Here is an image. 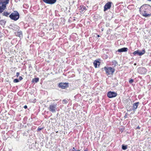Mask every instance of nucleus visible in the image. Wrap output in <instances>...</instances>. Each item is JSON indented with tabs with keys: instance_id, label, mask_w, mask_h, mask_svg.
Instances as JSON below:
<instances>
[{
	"instance_id": "nucleus-1",
	"label": "nucleus",
	"mask_w": 151,
	"mask_h": 151,
	"mask_svg": "<svg viewBox=\"0 0 151 151\" xmlns=\"http://www.w3.org/2000/svg\"><path fill=\"white\" fill-rule=\"evenodd\" d=\"M139 11L141 14L145 17H149L151 15V7L149 5L145 4L142 6Z\"/></svg>"
},
{
	"instance_id": "nucleus-2",
	"label": "nucleus",
	"mask_w": 151,
	"mask_h": 151,
	"mask_svg": "<svg viewBox=\"0 0 151 151\" xmlns=\"http://www.w3.org/2000/svg\"><path fill=\"white\" fill-rule=\"evenodd\" d=\"M9 0H1L0 2V13L2 12L6 7V5L8 4Z\"/></svg>"
},
{
	"instance_id": "nucleus-3",
	"label": "nucleus",
	"mask_w": 151,
	"mask_h": 151,
	"mask_svg": "<svg viewBox=\"0 0 151 151\" xmlns=\"http://www.w3.org/2000/svg\"><path fill=\"white\" fill-rule=\"evenodd\" d=\"M104 69L105 70L106 73L107 75H112L115 71V70L111 67H105Z\"/></svg>"
},
{
	"instance_id": "nucleus-4",
	"label": "nucleus",
	"mask_w": 151,
	"mask_h": 151,
	"mask_svg": "<svg viewBox=\"0 0 151 151\" xmlns=\"http://www.w3.org/2000/svg\"><path fill=\"white\" fill-rule=\"evenodd\" d=\"M9 17L12 19L17 20L19 18V14L17 12H14L10 15Z\"/></svg>"
},
{
	"instance_id": "nucleus-5",
	"label": "nucleus",
	"mask_w": 151,
	"mask_h": 151,
	"mask_svg": "<svg viewBox=\"0 0 151 151\" xmlns=\"http://www.w3.org/2000/svg\"><path fill=\"white\" fill-rule=\"evenodd\" d=\"M49 110L53 113L55 112L57 110V104H51L49 107Z\"/></svg>"
},
{
	"instance_id": "nucleus-6",
	"label": "nucleus",
	"mask_w": 151,
	"mask_h": 151,
	"mask_svg": "<svg viewBox=\"0 0 151 151\" xmlns=\"http://www.w3.org/2000/svg\"><path fill=\"white\" fill-rule=\"evenodd\" d=\"M107 95L109 98H112L116 96L117 93L114 92L109 91L108 92Z\"/></svg>"
},
{
	"instance_id": "nucleus-7",
	"label": "nucleus",
	"mask_w": 151,
	"mask_h": 151,
	"mask_svg": "<svg viewBox=\"0 0 151 151\" xmlns=\"http://www.w3.org/2000/svg\"><path fill=\"white\" fill-rule=\"evenodd\" d=\"M145 52V49H143L141 51L139 50H137L135 51L133 53V54L134 55H136L137 54L139 56H141L144 54Z\"/></svg>"
},
{
	"instance_id": "nucleus-8",
	"label": "nucleus",
	"mask_w": 151,
	"mask_h": 151,
	"mask_svg": "<svg viewBox=\"0 0 151 151\" xmlns=\"http://www.w3.org/2000/svg\"><path fill=\"white\" fill-rule=\"evenodd\" d=\"M43 1L46 4H54L56 0H43Z\"/></svg>"
},
{
	"instance_id": "nucleus-9",
	"label": "nucleus",
	"mask_w": 151,
	"mask_h": 151,
	"mask_svg": "<svg viewBox=\"0 0 151 151\" xmlns=\"http://www.w3.org/2000/svg\"><path fill=\"white\" fill-rule=\"evenodd\" d=\"M111 3L108 2L104 6V11H105L106 10H107L108 9H109L111 6Z\"/></svg>"
},
{
	"instance_id": "nucleus-10",
	"label": "nucleus",
	"mask_w": 151,
	"mask_h": 151,
	"mask_svg": "<svg viewBox=\"0 0 151 151\" xmlns=\"http://www.w3.org/2000/svg\"><path fill=\"white\" fill-rule=\"evenodd\" d=\"M59 86L63 89H64L67 87L68 85L66 83H60Z\"/></svg>"
},
{
	"instance_id": "nucleus-11",
	"label": "nucleus",
	"mask_w": 151,
	"mask_h": 151,
	"mask_svg": "<svg viewBox=\"0 0 151 151\" xmlns=\"http://www.w3.org/2000/svg\"><path fill=\"white\" fill-rule=\"evenodd\" d=\"M139 70L140 71L141 73L142 74H145L147 71L146 69L144 68H140Z\"/></svg>"
},
{
	"instance_id": "nucleus-12",
	"label": "nucleus",
	"mask_w": 151,
	"mask_h": 151,
	"mask_svg": "<svg viewBox=\"0 0 151 151\" xmlns=\"http://www.w3.org/2000/svg\"><path fill=\"white\" fill-rule=\"evenodd\" d=\"M139 103V102H137L133 104L132 106L133 110L134 111L136 110L138 106Z\"/></svg>"
},
{
	"instance_id": "nucleus-13",
	"label": "nucleus",
	"mask_w": 151,
	"mask_h": 151,
	"mask_svg": "<svg viewBox=\"0 0 151 151\" xmlns=\"http://www.w3.org/2000/svg\"><path fill=\"white\" fill-rule=\"evenodd\" d=\"M128 49L126 47H124L121 49H119L117 50V52H127V51Z\"/></svg>"
},
{
	"instance_id": "nucleus-14",
	"label": "nucleus",
	"mask_w": 151,
	"mask_h": 151,
	"mask_svg": "<svg viewBox=\"0 0 151 151\" xmlns=\"http://www.w3.org/2000/svg\"><path fill=\"white\" fill-rule=\"evenodd\" d=\"M100 62L98 60H95L93 63L94 65L96 68H97L99 66Z\"/></svg>"
},
{
	"instance_id": "nucleus-15",
	"label": "nucleus",
	"mask_w": 151,
	"mask_h": 151,
	"mask_svg": "<svg viewBox=\"0 0 151 151\" xmlns=\"http://www.w3.org/2000/svg\"><path fill=\"white\" fill-rule=\"evenodd\" d=\"M16 35L19 37L20 38L22 37V31H19L17 32L16 34Z\"/></svg>"
},
{
	"instance_id": "nucleus-16",
	"label": "nucleus",
	"mask_w": 151,
	"mask_h": 151,
	"mask_svg": "<svg viewBox=\"0 0 151 151\" xmlns=\"http://www.w3.org/2000/svg\"><path fill=\"white\" fill-rule=\"evenodd\" d=\"M39 78H35L32 80V81L33 82H35V83L39 81Z\"/></svg>"
},
{
	"instance_id": "nucleus-17",
	"label": "nucleus",
	"mask_w": 151,
	"mask_h": 151,
	"mask_svg": "<svg viewBox=\"0 0 151 151\" xmlns=\"http://www.w3.org/2000/svg\"><path fill=\"white\" fill-rule=\"evenodd\" d=\"M112 63H113L112 65H114V66H115L117 64V62L115 60H114L113 61Z\"/></svg>"
},
{
	"instance_id": "nucleus-18",
	"label": "nucleus",
	"mask_w": 151,
	"mask_h": 151,
	"mask_svg": "<svg viewBox=\"0 0 151 151\" xmlns=\"http://www.w3.org/2000/svg\"><path fill=\"white\" fill-rule=\"evenodd\" d=\"M122 148L123 150H125L127 149V146L124 145H122Z\"/></svg>"
},
{
	"instance_id": "nucleus-19",
	"label": "nucleus",
	"mask_w": 151,
	"mask_h": 151,
	"mask_svg": "<svg viewBox=\"0 0 151 151\" xmlns=\"http://www.w3.org/2000/svg\"><path fill=\"white\" fill-rule=\"evenodd\" d=\"M6 22L4 21V20H1L0 21V24L2 25H4L5 24Z\"/></svg>"
},
{
	"instance_id": "nucleus-20",
	"label": "nucleus",
	"mask_w": 151,
	"mask_h": 151,
	"mask_svg": "<svg viewBox=\"0 0 151 151\" xmlns=\"http://www.w3.org/2000/svg\"><path fill=\"white\" fill-rule=\"evenodd\" d=\"M14 83H17L19 81L17 79H14L13 81Z\"/></svg>"
},
{
	"instance_id": "nucleus-21",
	"label": "nucleus",
	"mask_w": 151,
	"mask_h": 151,
	"mask_svg": "<svg viewBox=\"0 0 151 151\" xmlns=\"http://www.w3.org/2000/svg\"><path fill=\"white\" fill-rule=\"evenodd\" d=\"M85 7H83L81 8V10L82 11H84L85 10Z\"/></svg>"
},
{
	"instance_id": "nucleus-22",
	"label": "nucleus",
	"mask_w": 151,
	"mask_h": 151,
	"mask_svg": "<svg viewBox=\"0 0 151 151\" xmlns=\"http://www.w3.org/2000/svg\"><path fill=\"white\" fill-rule=\"evenodd\" d=\"M133 82V79H131L129 81V82L130 83H132Z\"/></svg>"
},
{
	"instance_id": "nucleus-23",
	"label": "nucleus",
	"mask_w": 151,
	"mask_h": 151,
	"mask_svg": "<svg viewBox=\"0 0 151 151\" xmlns=\"http://www.w3.org/2000/svg\"><path fill=\"white\" fill-rule=\"evenodd\" d=\"M63 102H64V103L65 104H66L67 103V101L65 99L63 100Z\"/></svg>"
},
{
	"instance_id": "nucleus-24",
	"label": "nucleus",
	"mask_w": 151,
	"mask_h": 151,
	"mask_svg": "<svg viewBox=\"0 0 151 151\" xmlns=\"http://www.w3.org/2000/svg\"><path fill=\"white\" fill-rule=\"evenodd\" d=\"M19 75V73L18 72H17L16 73V76L17 77H18Z\"/></svg>"
},
{
	"instance_id": "nucleus-25",
	"label": "nucleus",
	"mask_w": 151,
	"mask_h": 151,
	"mask_svg": "<svg viewBox=\"0 0 151 151\" xmlns=\"http://www.w3.org/2000/svg\"><path fill=\"white\" fill-rule=\"evenodd\" d=\"M43 128H38V131H40L41 129H42Z\"/></svg>"
},
{
	"instance_id": "nucleus-26",
	"label": "nucleus",
	"mask_w": 151,
	"mask_h": 151,
	"mask_svg": "<svg viewBox=\"0 0 151 151\" xmlns=\"http://www.w3.org/2000/svg\"><path fill=\"white\" fill-rule=\"evenodd\" d=\"M22 79H23V78H22V77H21V76H20V77H19V80H22Z\"/></svg>"
},
{
	"instance_id": "nucleus-27",
	"label": "nucleus",
	"mask_w": 151,
	"mask_h": 151,
	"mask_svg": "<svg viewBox=\"0 0 151 151\" xmlns=\"http://www.w3.org/2000/svg\"><path fill=\"white\" fill-rule=\"evenodd\" d=\"M4 14L5 16H6L7 15H8V14L7 13L4 12Z\"/></svg>"
},
{
	"instance_id": "nucleus-28",
	"label": "nucleus",
	"mask_w": 151,
	"mask_h": 151,
	"mask_svg": "<svg viewBox=\"0 0 151 151\" xmlns=\"http://www.w3.org/2000/svg\"><path fill=\"white\" fill-rule=\"evenodd\" d=\"M109 23H107L106 24V26L107 27L109 26Z\"/></svg>"
},
{
	"instance_id": "nucleus-29",
	"label": "nucleus",
	"mask_w": 151,
	"mask_h": 151,
	"mask_svg": "<svg viewBox=\"0 0 151 151\" xmlns=\"http://www.w3.org/2000/svg\"><path fill=\"white\" fill-rule=\"evenodd\" d=\"M24 108L25 109H27V106L26 105H25L24 106Z\"/></svg>"
},
{
	"instance_id": "nucleus-30",
	"label": "nucleus",
	"mask_w": 151,
	"mask_h": 151,
	"mask_svg": "<svg viewBox=\"0 0 151 151\" xmlns=\"http://www.w3.org/2000/svg\"><path fill=\"white\" fill-rule=\"evenodd\" d=\"M72 150H73V151H75V148H74V147L73 148V149Z\"/></svg>"
},
{
	"instance_id": "nucleus-31",
	"label": "nucleus",
	"mask_w": 151,
	"mask_h": 151,
	"mask_svg": "<svg viewBox=\"0 0 151 151\" xmlns=\"http://www.w3.org/2000/svg\"><path fill=\"white\" fill-rule=\"evenodd\" d=\"M84 151H88L87 149H86Z\"/></svg>"
},
{
	"instance_id": "nucleus-32",
	"label": "nucleus",
	"mask_w": 151,
	"mask_h": 151,
	"mask_svg": "<svg viewBox=\"0 0 151 151\" xmlns=\"http://www.w3.org/2000/svg\"><path fill=\"white\" fill-rule=\"evenodd\" d=\"M98 36V37H99V36H99V35H98V36Z\"/></svg>"
},
{
	"instance_id": "nucleus-33",
	"label": "nucleus",
	"mask_w": 151,
	"mask_h": 151,
	"mask_svg": "<svg viewBox=\"0 0 151 151\" xmlns=\"http://www.w3.org/2000/svg\"><path fill=\"white\" fill-rule=\"evenodd\" d=\"M77 151H80V150H77Z\"/></svg>"
}]
</instances>
